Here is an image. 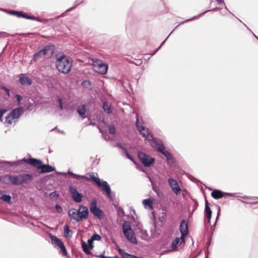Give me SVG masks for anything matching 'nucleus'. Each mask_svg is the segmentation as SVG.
<instances>
[{"label": "nucleus", "mask_w": 258, "mask_h": 258, "mask_svg": "<svg viewBox=\"0 0 258 258\" xmlns=\"http://www.w3.org/2000/svg\"><path fill=\"white\" fill-rule=\"evenodd\" d=\"M73 59L65 55H57L55 65L57 69L60 72L68 74L72 67Z\"/></svg>", "instance_id": "obj_1"}, {"label": "nucleus", "mask_w": 258, "mask_h": 258, "mask_svg": "<svg viewBox=\"0 0 258 258\" xmlns=\"http://www.w3.org/2000/svg\"><path fill=\"white\" fill-rule=\"evenodd\" d=\"M68 214L72 219L77 222H81L83 219H88L89 211L87 207L80 205L78 210L71 209L68 212Z\"/></svg>", "instance_id": "obj_2"}, {"label": "nucleus", "mask_w": 258, "mask_h": 258, "mask_svg": "<svg viewBox=\"0 0 258 258\" xmlns=\"http://www.w3.org/2000/svg\"><path fill=\"white\" fill-rule=\"evenodd\" d=\"M54 51V46L53 45L45 46L42 49L34 53L33 59L36 60L41 58H49L53 54Z\"/></svg>", "instance_id": "obj_3"}, {"label": "nucleus", "mask_w": 258, "mask_h": 258, "mask_svg": "<svg viewBox=\"0 0 258 258\" xmlns=\"http://www.w3.org/2000/svg\"><path fill=\"white\" fill-rule=\"evenodd\" d=\"M122 229L124 235L126 238L133 244H137V240L135 232L131 228L129 222L125 221L122 224Z\"/></svg>", "instance_id": "obj_4"}, {"label": "nucleus", "mask_w": 258, "mask_h": 258, "mask_svg": "<svg viewBox=\"0 0 258 258\" xmlns=\"http://www.w3.org/2000/svg\"><path fill=\"white\" fill-rule=\"evenodd\" d=\"M33 177L29 174H22L13 176V185H19L28 183L32 181Z\"/></svg>", "instance_id": "obj_5"}, {"label": "nucleus", "mask_w": 258, "mask_h": 258, "mask_svg": "<svg viewBox=\"0 0 258 258\" xmlns=\"http://www.w3.org/2000/svg\"><path fill=\"white\" fill-rule=\"evenodd\" d=\"M92 68L95 72L104 75L107 73L108 66L102 60L96 59L93 60Z\"/></svg>", "instance_id": "obj_6"}, {"label": "nucleus", "mask_w": 258, "mask_h": 258, "mask_svg": "<svg viewBox=\"0 0 258 258\" xmlns=\"http://www.w3.org/2000/svg\"><path fill=\"white\" fill-rule=\"evenodd\" d=\"M136 125L138 131L146 139L150 141L153 139V136L148 133V128L143 125L142 121H140L138 115H137Z\"/></svg>", "instance_id": "obj_7"}, {"label": "nucleus", "mask_w": 258, "mask_h": 258, "mask_svg": "<svg viewBox=\"0 0 258 258\" xmlns=\"http://www.w3.org/2000/svg\"><path fill=\"white\" fill-rule=\"evenodd\" d=\"M138 156L141 162L145 167H150L153 165L155 162L154 158L151 157L144 152H138Z\"/></svg>", "instance_id": "obj_8"}, {"label": "nucleus", "mask_w": 258, "mask_h": 258, "mask_svg": "<svg viewBox=\"0 0 258 258\" xmlns=\"http://www.w3.org/2000/svg\"><path fill=\"white\" fill-rule=\"evenodd\" d=\"M90 210L91 212L99 219H102L104 216V213L102 210L97 208V201L93 200L91 203Z\"/></svg>", "instance_id": "obj_9"}, {"label": "nucleus", "mask_w": 258, "mask_h": 258, "mask_svg": "<svg viewBox=\"0 0 258 258\" xmlns=\"http://www.w3.org/2000/svg\"><path fill=\"white\" fill-rule=\"evenodd\" d=\"M50 237L52 244H54L56 246L60 248V252L63 255H66L67 251L63 243L61 241V240L54 235L51 236Z\"/></svg>", "instance_id": "obj_10"}, {"label": "nucleus", "mask_w": 258, "mask_h": 258, "mask_svg": "<svg viewBox=\"0 0 258 258\" xmlns=\"http://www.w3.org/2000/svg\"><path fill=\"white\" fill-rule=\"evenodd\" d=\"M69 191L73 200L76 203H80L82 201L83 195L79 193L76 187L71 186L69 187Z\"/></svg>", "instance_id": "obj_11"}, {"label": "nucleus", "mask_w": 258, "mask_h": 258, "mask_svg": "<svg viewBox=\"0 0 258 258\" xmlns=\"http://www.w3.org/2000/svg\"><path fill=\"white\" fill-rule=\"evenodd\" d=\"M180 231L181 234V242H184V238L188 233V224L184 220L180 222L179 226Z\"/></svg>", "instance_id": "obj_12"}, {"label": "nucleus", "mask_w": 258, "mask_h": 258, "mask_svg": "<svg viewBox=\"0 0 258 258\" xmlns=\"http://www.w3.org/2000/svg\"><path fill=\"white\" fill-rule=\"evenodd\" d=\"M168 182L173 191L175 192L176 195H179L181 189L177 181L175 179L170 178L168 179Z\"/></svg>", "instance_id": "obj_13"}, {"label": "nucleus", "mask_w": 258, "mask_h": 258, "mask_svg": "<svg viewBox=\"0 0 258 258\" xmlns=\"http://www.w3.org/2000/svg\"><path fill=\"white\" fill-rule=\"evenodd\" d=\"M22 161L25 163H28V164H30V165H33L34 167H37L38 168L42 164V162L41 160H38L37 159H35V158H29V159L23 158Z\"/></svg>", "instance_id": "obj_14"}, {"label": "nucleus", "mask_w": 258, "mask_h": 258, "mask_svg": "<svg viewBox=\"0 0 258 258\" xmlns=\"http://www.w3.org/2000/svg\"><path fill=\"white\" fill-rule=\"evenodd\" d=\"M98 187L101 188L102 190L103 191L108 198L111 197V189L108 185V183L106 181H103L100 182V185H97Z\"/></svg>", "instance_id": "obj_15"}, {"label": "nucleus", "mask_w": 258, "mask_h": 258, "mask_svg": "<svg viewBox=\"0 0 258 258\" xmlns=\"http://www.w3.org/2000/svg\"><path fill=\"white\" fill-rule=\"evenodd\" d=\"M232 196V194L223 192L219 189H214L211 193V196L215 199H220L225 197V196Z\"/></svg>", "instance_id": "obj_16"}, {"label": "nucleus", "mask_w": 258, "mask_h": 258, "mask_svg": "<svg viewBox=\"0 0 258 258\" xmlns=\"http://www.w3.org/2000/svg\"><path fill=\"white\" fill-rule=\"evenodd\" d=\"M88 176L90 177H86L85 176H82V178H85L87 181H90V180H93L97 185H100V182L101 181L100 179L97 177V174L94 173L93 172L88 173L87 174Z\"/></svg>", "instance_id": "obj_17"}, {"label": "nucleus", "mask_w": 258, "mask_h": 258, "mask_svg": "<svg viewBox=\"0 0 258 258\" xmlns=\"http://www.w3.org/2000/svg\"><path fill=\"white\" fill-rule=\"evenodd\" d=\"M38 169H40V170L39 171V173H44L54 171L55 168L49 165H41L40 166L38 167Z\"/></svg>", "instance_id": "obj_18"}, {"label": "nucleus", "mask_w": 258, "mask_h": 258, "mask_svg": "<svg viewBox=\"0 0 258 258\" xmlns=\"http://www.w3.org/2000/svg\"><path fill=\"white\" fill-rule=\"evenodd\" d=\"M0 181L7 184L13 185V176L9 174L2 176L0 177Z\"/></svg>", "instance_id": "obj_19"}, {"label": "nucleus", "mask_w": 258, "mask_h": 258, "mask_svg": "<svg viewBox=\"0 0 258 258\" xmlns=\"http://www.w3.org/2000/svg\"><path fill=\"white\" fill-rule=\"evenodd\" d=\"M21 77L19 78V82L20 84L22 85H31L32 84V80L28 77H25L24 75L22 74Z\"/></svg>", "instance_id": "obj_20"}, {"label": "nucleus", "mask_w": 258, "mask_h": 258, "mask_svg": "<svg viewBox=\"0 0 258 258\" xmlns=\"http://www.w3.org/2000/svg\"><path fill=\"white\" fill-rule=\"evenodd\" d=\"M212 213V211L210 209V208L209 207V202L207 200H206V201H205V214H206V216L208 220V222L209 223H210Z\"/></svg>", "instance_id": "obj_21"}, {"label": "nucleus", "mask_w": 258, "mask_h": 258, "mask_svg": "<svg viewBox=\"0 0 258 258\" xmlns=\"http://www.w3.org/2000/svg\"><path fill=\"white\" fill-rule=\"evenodd\" d=\"M22 110L21 108H17L14 109L9 115L14 119L18 118L22 113Z\"/></svg>", "instance_id": "obj_22"}, {"label": "nucleus", "mask_w": 258, "mask_h": 258, "mask_svg": "<svg viewBox=\"0 0 258 258\" xmlns=\"http://www.w3.org/2000/svg\"><path fill=\"white\" fill-rule=\"evenodd\" d=\"M153 146L156 148L157 151L161 152L165 148L163 144L160 142H157L156 141L153 140Z\"/></svg>", "instance_id": "obj_23"}, {"label": "nucleus", "mask_w": 258, "mask_h": 258, "mask_svg": "<svg viewBox=\"0 0 258 258\" xmlns=\"http://www.w3.org/2000/svg\"><path fill=\"white\" fill-rule=\"evenodd\" d=\"M87 111V107L85 105H82L78 107V112L79 115L83 118L85 117V114Z\"/></svg>", "instance_id": "obj_24"}, {"label": "nucleus", "mask_w": 258, "mask_h": 258, "mask_svg": "<svg viewBox=\"0 0 258 258\" xmlns=\"http://www.w3.org/2000/svg\"><path fill=\"white\" fill-rule=\"evenodd\" d=\"M181 237L180 238L176 237L172 242L171 247L173 250H176L177 246L182 243Z\"/></svg>", "instance_id": "obj_25"}, {"label": "nucleus", "mask_w": 258, "mask_h": 258, "mask_svg": "<svg viewBox=\"0 0 258 258\" xmlns=\"http://www.w3.org/2000/svg\"><path fill=\"white\" fill-rule=\"evenodd\" d=\"M103 108L104 111L108 114H110L112 112V110L110 106L108 104L107 102H104L103 105Z\"/></svg>", "instance_id": "obj_26"}, {"label": "nucleus", "mask_w": 258, "mask_h": 258, "mask_svg": "<svg viewBox=\"0 0 258 258\" xmlns=\"http://www.w3.org/2000/svg\"><path fill=\"white\" fill-rule=\"evenodd\" d=\"M0 199L8 203H10L11 201V197L10 195H4L0 197Z\"/></svg>", "instance_id": "obj_27"}, {"label": "nucleus", "mask_w": 258, "mask_h": 258, "mask_svg": "<svg viewBox=\"0 0 258 258\" xmlns=\"http://www.w3.org/2000/svg\"><path fill=\"white\" fill-rule=\"evenodd\" d=\"M82 247L83 248V251L86 253L87 254H91V252L89 250L87 245L86 243V242L83 241L82 243Z\"/></svg>", "instance_id": "obj_28"}, {"label": "nucleus", "mask_w": 258, "mask_h": 258, "mask_svg": "<svg viewBox=\"0 0 258 258\" xmlns=\"http://www.w3.org/2000/svg\"><path fill=\"white\" fill-rule=\"evenodd\" d=\"M70 232L72 233V231L70 229L69 226L68 225H65L64 227V234L65 236L68 237Z\"/></svg>", "instance_id": "obj_29"}, {"label": "nucleus", "mask_w": 258, "mask_h": 258, "mask_svg": "<svg viewBox=\"0 0 258 258\" xmlns=\"http://www.w3.org/2000/svg\"><path fill=\"white\" fill-rule=\"evenodd\" d=\"M143 203L145 206H148L149 207L152 208V201L150 199L144 200Z\"/></svg>", "instance_id": "obj_30"}, {"label": "nucleus", "mask_w": 258, "mask_h": 258, "mask_svg": "<svg viewBox=\"0 0 258 258\" xmlns=\"http://www.w3.org/2000/svg\"><path fill=\"white\" fill-rule=\"evenodd\" d=\"M14 119V118H12L10 115H9L6 118L5 123L8 125L11 124L13 123V120Z\"/></svg>", "instance_id": "obj_31"}, {"label": "nucleus", "mask_w": 258, "mask_h": 258, "mask_svg": "<svg viewBox=\"0 0 258 258\" xmlns=\"http://www.w3.org/2000/svg\"><path fill=\"white\" fill-rule=\"evenodd\" d=\"M11 14H12L13 15L16 16L18 18H21L22 17L23 13L22 12L13 11L11 12Z\"/></svg>", "instance_id": "obj_32"}, {"label": "nucleus", "mask_w": 258, "mask_h": 258, "mask_svg": "<svg viewBox=\"0 0 258 258\" xmlns=\"http://www.w3.org/2000/svg\"><path fill=\"white\" fill-rule=\"evenodd\" d=\"M109 133L112 135H114L116 133V128L114 125H110L109 126Z\"/></svg>", "instance_id": "obj_33"}, {"label": "nucleus", "mask_w": 258, "mask_h": 258, "mask_svg": "<svg viewBox=\"0 0 258 258\" xmlns=\"http://www.w3.org/2000/svg\"><path fill=\"white\" fill-rule=\"evenodd\" d=\"M91 239H92L93 241H94V240H100L101 239V236L95 233V234H94L91 236Z\"/></svg>", "instance_id": "obj_34"}, {"label": "nucleus", "mask_w": 258, "mask_h": 258, "mask_svg": "<svg viewBox=\"0 0 258 258\" xmlns=\"http://www.w3.org/2000/svg\"><path fill=\"white\" fill-rule=\"evenodd\" d=\"M22 18L27 19H31V20H38L37 18L34 16H29L27 15L26 14L24 13L23 14Z\"/></svg>", "instance_id": "obj_35"}, {"label": "nucleus", "mask_w": 258, "mask_h": 258, "mask_svg": "<svg viewBox=\"0 0 258 258\" xmlns=\"http://www.w3.org/2000/svg\"><path fill=\"white\" fill-rule=\"evenodd\" d=\"M122 258H137V257L134 255L130 254L126 252V253H124Z\"/></svg>", "instance_id": "obj_36"}, {"label": "nucleus", "mask_w": 258, "mask_h": 258, "mask_svg": "<svg viewBox=\"0 0 258 258\" xmlns=\"http://www.w3.org/2000/svg\"><path fill=\"white\" fill-rule=\"evenodd\" d=\"M161 153H162L163 155H164L167 159L169 158L170 156V153L168 151H166L165 149Z\"/></svg>", "instance_id": "obj_37"}, {"label": "nucleus", "mask_w": 258, "mask_h": 258, "mask_svg": "<svg viewBox=\"0 0 258 258\" xmlns=\"http://www.w3.org/2000/svg\"><path fill=\"white\" fill-rule=\"evenodd\" d=\"M1 89L2 90H4L6 92V93L8 95V96H10V90L8 88H7V87H6L5 86H2Z\"/></svg>", "instance_id": "obj_38"}, {"label": "nucleus", "mask_w": 258, "mask_h": 258, "mask_svg": "<svg viewBox=\"0 0 258 258\" xmlns=\"http://www.w3.org/2000/svg\"><path fill=\"white\" fill-rule=\"evenodd\" d=\"M93 241L92 240V239H91V238L88 239V243L89 244V247L90 249H92L93 247Z\"/></svg>", "instance_id": "obj_39"}, {"label": "nucleus", "mask_w": 258, "mask_h": 258, "mask_svg": "<svg viewBox=\"0 0 258 258\" xmlns=\"http://www.w3.org/2000/svg\"><path fill=\"white\" fill-rule=\"evenodd\" d=\"M7 112V110L6 109H0V120H1L2 117L3 116L4 114Z\"/></svg>", "instance_id": "obj_40"}, {"label": "nucleus", "mask_w": 258, "mask_h": 258, "mask_svg": "<svg viewBox=\"0 0 258 258\" xmlns=\"http://www.w3.org/2000/svg\"><path fill=\"white\" fill-rule=\"evenodd\" d=\"M55 209H56V210L59 212V213H60L62 212V208L60 206L58 205H56L55 206Z\"/></svg>", "instance_id": "obj_41"}, {"label": "nucleus", "mask_w": 258, "mask_h": 258, "mask_svg": "<svg viewBox=\"0 0 258 258\" xmlns=\"http://www.w3.org/2000/svg\"><path fill=\"white\" fill-rule=\"evenodd\" d=\"M118 251L122 255V257L123 256V255L124 254V253H126V252L124 251V250H123L122 249L120 248H118Z\"/></svg>", "instance_id": "obj_42"}, {"label": "nucleus", "mask_w": 258, "mask_h": 258, "mask_svg": "<svg viewBox=\"0 0 258 258\" xmlns=\"http://www.w3.org/2000/svg\"><path fill=\"white\" fill-rule=\"evenodd\" d=\"M125 154H126L127 158H128L129 159L131 160L132 161H133V158L132 157V156L131 155H129V154L128 153L126 150H125Z\"/></svg>", "instance_id": "obj_43"}, {"label": "nucleus", "mask_w": 258, "mask_h": 258, "mask_svg": "<svg viewBox=\"0 0 258 258\" xmlns=\"http://www.w3.org/2000/svg\"><path fill=\"white\" fill-rule=\"evenodd\" d=\"M16 97L17 98V101L18 102L19 104L20 103V102L22 100V97L19 95H16Z\"/></svg>", "instance_id": "obj_44"}, {"label": "nucleus", "mask_w": 258, "mask_h": 258, "mask_svg": "<svg viewBox=\"0 0 258 258\" xmlns=\"http://www.w3.org/2000/svg\"><path fill=\"white\" fill-rule=\"evenodd\" d=\"M99 256L101 258H114V256L113 257H108V256H104L102 254L100 255Z\"/></svg>", "instance_id": "obj_45"}, {"label": "nucleus", "mask_w": 258, "mask_h": 258, "mask_svg": "<svg viewBox=\"0 0 258 258\" xmlns=\"http://www.w3.org/2000/svg\"><path fill=\"white\" fill-rule=\"evenodd\" d=\"M58 101H59V102L60 103V108L62 109V106L61 105V100L60 98H59L58 99Z\"/></svg>", "instance_id": "obj_46"}, {"label": "nucleus", "mask_w": 258, "mask_h": 258, "mask_svg": "<svg viewBox=\"0 0 258 258\" xmlns=\"http://www.w3.org/2000/svg\"><path fill=\"white\" fill-rule=\"evenodd\" d=\"M117 146L123 150H125L123 147H122V146L120 144H118L117 145Z\"/></svg>", "instance_id": "obj_47"}, {"label": "nucleus", "mask_w": 258, "mask_h": 258, "mask_svg": "<svg viewBox=\"0 0 258 258\" xmlns=\"http://www.w3.org/2000/svg\"><path fill=\"white\" fill-rule=\"evenodd\" d=\"M218 4H221L224 2V0H216Z\"/></svg>", "instance_id": "obj_48"}, {"label": "nucleus", "mask_w": 258, "mask_h": 258, "mask_svg": "<svg viewBox=\"0 0 258 258\" xmlns=\"http://www.w3.org/2000/svg\"><path fill=\"white\" fill-rule=\"evenodd\" d=\"M74 176H75V178H78V177H81L80 175H75V174H74Z\"/></svg>", "instance_id": "obj_49"}, {"label": "nucleus", "mask_w": 258, "mask_h": 258, "mask_svg": "<svg viewBox=\"0 0 258 258\" xmlns=\"http://www.w3.org/2000/svg\"><path fill=\"white\" fill-rule=\"evenodd\" d=\"M120 211H121V213H122V214H124V212L123 210L122 209H121Z\"/></svg>", "instance_id": "obj_50"}, {"label": "nucleus", "mask_w": 258, "mask_h": 258, "mask_svg": "<svg viewBox=\"0 0 258 258\" xmlns=\"http://www.w3.org/2000/svg\"><path fill=\"white\" fill-rule=\"evenodd\" d=\"M114 258H119L117 256H114Z\"/></svg>", "instance_id": "obj_51"}]
</instances>
